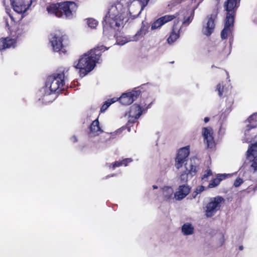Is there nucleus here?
Instances as JSON below:
<instances>
[{
	"label": "nucleus",
	"instance_id": "nucleus-1",
	"mask_svg": "<svg viewBox=\"0 0 257 257\" xmlns=\"http://www.w3.org/2000/svg\"><path fill=\"white\" fill-rule=\"evenodd\" d=\"M105 50L103 46H98L84 54L77 62L74 63L73 66L80 69V75L81 77L84 76L94 69L95 64L99 62L101 51Z\"/></svg>",
	"mask_w": 257,
	"mask_h": 257
},
{
	"label": "nucleus",
	"instance_id": "nucleus-2",
	"mask_svg": "<svg viewBox=\"0 0 257 257\" xmlns=\"http://www.w3.org/2000/svg\"><path fill=\"white\" fill-rule=\"evenodd\" d=\"M65 70L60 71L48 77L45 87L42 90L45 92V95L42 99L46 103L52 101L54 98L50 99V95L61 88L64 83Z\"/></svg>",
	"mask_w": 257,
	"mask_h": 257
},
{
	"label": "nucleus",
	"instance_id": "nucleus-3",
	"mask_svg": "<svg viewBox=\"0 0 257 257\" xmlns=\"http://www.w3.org/2000/svg\"><path fill=\"white\" fill-rule=\"evenodd\" d=\"M77 9L76 3L72 2H64L53 4L47 8V11L50 14H54L58 18L71 19L75 15Z\"/></svg>",
	"mask_w": 257,
	"mask_h": 257
},
{
	"label": "nucleus",
	"instance_id": "nucleus-4",
	"mask_svg": "<svg viewBox=\"0 0 257 257\" xmlns=\"http://www.w3.org/2000/svg\"><path fill=\"white\" fill-rule=\"evenodd\" d=\"M224 11L226 12L224 20V26L221 32L222 39H225L231 34L233 30L234 17L238 7L237 0H227L223 5Z\"/></svg>",
	"mask_w": 257,
	"mask_h": 257
},
{
	"label": "nucleus",
	"instance_id": "nucleus-5",
	"mask_svg": "<svg viewBox=\"0 0 257 257\" xmlns=\"http://www.w3.org/2000/svg\"><path fill=\"white\" fill-rule=\"evenodd\" d=\"M225 202L224 198L220 196L212 197L204 207L205 214L207 217L214 216Z\"/></svg>",
	"mask_w": 257,
	"mask_h": 257
},
{
	"label": "nucleus",
	"instance_id": "nucleus-6",
	"mask_svg": "<svg viewBox=\"0 0 257 257\" xmlns=\"http://www.w3.org/2000/svg\"><path fill=\"white\" fill-rule=\"evenodd\" d=\"M200 3L199 2L197 5L193 6L190 9H184L174 14L175 19L177 20V22H175L176 24L179 21H183V25L188 26L192 22L194 15V11L197 9Z\"/></svg>",
	"mask_w": 257,
	"mask_h": 257
},
{
	"label": "nucleus",
	"instance_id": "nucleus-7",
	"mask_svg": "<svg viewBox=\"0 0 257 257\" xmlns=\"http://www.w3.org/2000/svg\"><path fill=\"white\" fill-rule=\"evenodd\" d=\"M195 159L193 158L185 163V171L181 174L180 177L182 182H186L188 181L189 176L192 177L196 175L198 170V167L195 163Z\"/></svg>",
	"mask_w": 257,
	"mask_h": 257
},
{
	"label": "nucleus",
	"instance_id": "nucleus-8",
	"mask_svg": "<svg viewBox=\"0 0 257 257\" xmlns=\"http://www.w3.org/2000/svg\"><path fill=\"white\" fill-rule=\"evenodd\" d=\"M64 36H62L60 34L56 33L52 34L50 35L49 38L50 43L53 51L59 52L60 53H65L66 52V50L64 48V46L62 43L64 39Z\"/></svg>",
	"mask_w": 257,
	"mask_h": 257
},
{
	"label": "nucleus",
	"instance_id": "nucleus-9",
	"mask_svg": "<svg viewBox=\"0 0 257 257\" xmlns=\"http://www.w3.org/2000/svg\"><path fill=\"white\" fill-rule=\"evenodd\" d=\"M218 8L215 9L210 15L207 17V22L206 25L204 26L202 29V33L204 35L209 36L213 32L215 28V21L217 18Z\"/></svg>",
	"mask_w": 257,
	"mask_h": 257
},
{
	"label": "nucleus",
	"instance_id": "nucleus-10",
	"mask_svg": "<svg viewBox=\"0 0 257 257\" xmlns=\"http://www.w3.org/2000/svg\"><path fill=\"white\" fill-rule=\"evenodd\" d=\"M254 139L255 143L251 145L246 152V159L252 161L251 167L254 171H257V157L254 156L257 154V137Z\"/></svg>",
	"mask_w": 257,
	"mask_h": 257
},
{
	"label": "nucleus",
	"instance_id": "nucleus-11",
	"mask_svg": "<svg viewBox=\"0 0 257 257\" xmlns=\"http://www.w3.org/2000/svg\"><path fill=\"white\" fill-rule=\"evenodd\" d=\"M149 27L150 25L148 23L143 22L140 30L138 31L135 35L127 38H125L124 42L122 43H118V44L119 45H123L127 42L137 41L140 40L147 34Z\"/></svg>",
	"mask_w": 257,
	"mask_h": 257
},
{
	"label": "nucleus",
	"instance_id": "nucleus-12",
	"mask_svg": "<svg viewBox=\"0 0 257 257\" xmlns=\"http://www.w3.org/2000/svg\"><path fill=\"white\" fill-rule=\"evenodd\" d=\"M140 94V90L132 91L122 94L119 100L120 102L123 105H130L137 99Z\"/></svg>",
	"mask_w": 257,
	"mask_h": 257
},
{
	"label": "nucleus",
	"instance_id": "nucleus-13",
	"mask_svg": "<svg viewBox=\"0 0 257 257\" xmlns=\"http://www.w3.org/2000/svg\"><path fill=\"white\" fill-rule=\"evenodd\" d=\"M32 0H14L12 3L14 10L18 14L25 12L32 4Z\"/></svg>",
	"mask_w": 257,
	"mask_h": 257
},
{
	"label": "nucleus",
	"instance_id": "nucleus-14",
	"mask_svg": "<svg viewBox=\"0 0 257 257\" xmlns=\"http://www.w3.org/2000/svg\"><path fill=\"white\" fill-rule=\"evenodd\" d=\"M189 155V148L186 147L180 149L175 160V167L177 169H180L183 164L187 161V158Z\"/></svg>",
	"mask_w": 257,
	"mask_h": 257
},
{
	"label": "nucleus",
	"instance_id": "nucleus-15",
	"mask_svg": "<svg viewBox=\"0 0 257 257\" xmlns=\"http://www.w3.org/2000/svg\"><path fill=\"white\" fill-rule=\"evenodd\" d=\"M213 130L211 127H203L202 129V136L204 138V142L207 145L208 148H213L215 146V143L213 137Z\"/></svg>",
	"mask_w": 257,
	"mask_h": 257
},
{
	"label": "nucleus",
	"instance_id": "nucleus-16",
	"mask_svg": "<svg viewBox=\"0 0 257 257\" xmlns=\"http://www.w3.org/2000/svg\"><path fill=\"white\" fill-rule=\"evenodd\" d=\"M142 111L140 105L134 104L131 107L130 110L128 112L130 117L128 123H133L135 120L138 119L142 115Z\"/></svg>",
	"mask_w": 257,
	"mask_h": 257
},
{
	"label": "nucleus",
	"instance_id": "nucleus-17",
	"mask_svg": "<svg viewBox=\"0 0 257 257\" xmlns=\"http://www.w3.org/2000/svg\"><path fill=\"white\" fill-rule=\"evenodd\" d=\"M190 190L189 186L186 184L180 185L178 191L174 194V197L178 200H182L189 193Z\"/></svg>",
	"mask_w": 257,
	"mask_h": 257
},
{
	"label": "nucleus",
	"instance_id": "nucleus-18",
	"mask_svg": "<svg viewBox=\"0 0 257 257\" xmlns=\"http://www.w3.org/2000/svg\"><path fill=\"white\" fill-rule=\"evenodd\" d=\"M16 38H10L7 37L0 41V48L6 49L14 48L16 44Z\"/></svg>",
	"mask_w": 257,
	"mask_h": 257
},
{
	"label": "nucleus",
	"instance_id": "nucleus-19",
	"mask_svg": "<svg viewBox=\"0 0 257 257\" xmlns=\"http://www.w3.org/2000/svg\"><path fill=\"white\" fill-rule=\"evenodd\" d=\"M127 2H129V3H123V7H124V6H126L127 11L128 12V14L130 16V17H132V19H134L138 16H135V14H138L139 11H137V9L135 7H133V4L135 3V2H137L136 0H133L130 1L129 0H127Z\"/></svg>",
	"mask_w": 257,
	"mask_h": 257
},
{
	"label": "nucleus",
	"instance_id": "nucleus-20",
	"mask_svg": "<svg viewBox=\"0 0 257 257\" xmlns=\"http://www.w3.org/2000/svg\"><path fill=\"white\" fill-rule=\"evenodd\" d=\"M247 121L249 123V125H247L246 126V128L244 132V135L246 137L247 135L248 131L251 128H254L256 126V125L254 124V123L257 122V113H254L251 115H250L248 117Z\"/></svg>",
	"mask_w": 257,
	"mask_h": 257
},
{
	"label": "nucleus",
	"instance_id": "nucleus-21",
	"mask_svg": "<svg viewBox=\"0 0 257 257\" xmlns=\"http://www.w3.org/2000/svg\"><path fill=\"white\" fill-rule=\"evenodd\" d=\"M176 23L174 22V25L173 27L172 31L171 33L170 36L167 39V42L169 44H171L173 43L179 37V32L181 28L178 30L176 28Z\"/></svg>",
	"mask_w": 257,
	"mask_h": 257
},
{
	"label": "nucleus",
	"instance_id": "nucleus-22",
	"mask_svg": "<svg viewBox=\"0 0 257 257\" xmlns=\"http://www.w3.org/2000/svg\"><path fill=\"white\" fill-rule=\"evenodd\" d=\"M149 0H139V1L135 2L133 4V7L137 9V11L139 12L138 14H135V16H139L144 8L147 5Z\"/></svg>",
	"mask_w": 257,
	"mask_h": 257
},
{
	"label": "nucleus",
	"instance_id": "nucleus-23",
	"mask_svg": "<svg viewBox=\"0 0 257 257\" xmlns=\"http://www.w3.org/2000/svg\"><path fill=\"white\" fill-rule=\"evenodd\" d=\"M163 195L165 199L173 198L174 190L171 187L166 186L162 188Z\"/></svg>",
	"mask_w": 257,
	"mask_h": 257
},
{
	"label": "nucleus",
	"instance_id": "nucleus-24",
	"mask_svg": "<svg viewBox=\"0 0 257 257\" xmlns=\"http://www.w3.org/2000/svg\"><path fill=\"white\" fill-rule=\"evenodd\" d=\"M90 131L92 133L97 135L102 132L99 125V121L97 119L94 120L90 125Z\"/></svg>",
	"mask_w": 257,
	"mask_h": 257
},
{
	"label": "nucleus",
	"instance_id": "nucleus-25",
	"mask_svg": "<svg viewBox=\"0 0 257 257\" xmlns=\"http://www.w3.org/2000/svg\"><path fill=\"white\" fill-rule=\"evenodd\" d=\"M225 175L224 174L218 175L217 177L211 181L209 184L208 187L209 188H213L218 186L220 181L225 178Z\"/></svg>",
	"mask_w": 257,
	"mask_h": 257
},
{
	"label": "nucleus",
	"instance_id": "nucleus-26",
	"mask_svg": "<svg viewBox=\"0 0 257 257\" xmlns=\"http://www.w3.org/2000/svg\"><path fill=\"white\" fill-rule=\"evenodd\" d=\"M117 100H118V98H117L114 97V98H112L110 99H108L106 101H105V102L102 105V106H101V107L100 108V112H104L105 110L107 109V108L111 104H112L113 103L116 102Z\"/></svg>",
	"mask_w": 257,
	"mask_h": 257
},
{
	"label": "nucleus",
	"instance_id": "nucleus-27",
	"mask_svg": "<svg viewBox=\"0 0 257 257\" xmlns=\"http://www.w3.org/2000/svg\"><path fill=\"white\" fill-rule=\"evenodd\" d=\"M132 162V160L131 158H127L121 161H116L112 165V168L114 169L115 168L119 167L122 165L127 166V163Z\"/></svg>",
	"mask_w": 257,
	"mask_h": 257
},
{
	"label": "nucleus",
	"instance_id": "nucleus-28",
	"mask_svg": "<svg viewBox=\"0 0 257 257\" xmlns=\"http://www.w3.org/2000/svg\"><path fill=\"white\" fill-rule=\"evenodd\" d=\"M185 1H187L189 4L192 5L193 3H196V0H173L171 2L170 4L168 5V7H171V9L173 6H175L176 5H178Z\"/></svg>",
	"mask_w": 257,
	"mask_h": 257
},
{
	"label": "nucleus",
	"instance_id": "nucleus-29",
	"mask_svg": "<svg viewBox=\"0 0 257 257\" xmlns=\"http://www.w3.org/2000/svg\"><path fill=\"white\" fill-rule=\"evenodd\" d=\"M194 228L193 226H182V231L185 235H190L193 233Z\"/></svg>",
	"mask_w": 257,
	"mask_h": 257
},
{
	"label": "nucleus",
	"instance_id": "nucleus-30",
	"mask_svg": "<svg viewBox=\"0 0 257 257\" xmlns=\"http://www.w3.org/2000/svg\"><path fill=\"white\" fill-rule=\"evenodd\" d=\"M86 23L89 27L91 29H94L98 25V22L95 19L89 18L86 20Z\"/></svg>",
	"mask_w": 257,
	"mask_h": 257
},
{
	"label": "nucleus",
	"instance_id": "nucleus-31",
	"mask_svg": "<svg viewBox=\"0 0 257 257\" xmlns=\"http://www.w3.org/2000/svg\"><path fill=\"white\" fill-rule=\"evenodd\" d=\"M163 25H164V23H163L162 19H161V18H160L159 19H157L156 21H155L152 24V26H151V29L155 30V29L159 28Z\"/></svg>",
	"mask_w": 257,
	"mask_h": 257
},
{
	"label": "nucleus",
	"instance_id": "nucleus-32",
	"mask_svg": "<svg viewBox=\"0 0 257 257\" xmlns=\"http://www.w3.org/2000/svg\"><path fill=\"white\" fill-rule=\"evenodd\" d=\"M164 24L168 23L172 20L175 19V17L174 15H165L163 17H161Z\"/></svg>",
	"mask_w": 257,
	"mask_h": 257
},
{
	"label": "nucleus",
	"instance_id": "nucleus-33",
	"mask_svg": "<svg viewBox=\"0 0 257 257\" xmlns=\"http://www.w3.org/2000/svg\"><path fill=\"white\" fill-rule=\"evenodd\" d=\"M216 89L218 92V95L221 96L223 94V86L220 83L218 84L217 85Z\"/></svg>",
	"mask_w": 257,
	"mask_h": 257
},
{
	"label": "nucleus",
	"instance_id": "nucleus-34",
	"mask_svg": "<svg viewBox=\"0 0 257 257\" xmlns=\"http://www.w3.org/2000/svg\"><path fill=\"white\" fill-rule=\"evenodd\" d=\"M211 174H212V172H211V170L207 169L205 173L203 175V177H202V179L206 180L207 179L208 177L209 176L211 175Z\"/></svg>",
	"mask_w": 257,
	"mask_h": 257
},
{
	"label": "nucleus",
	"instance_id": "nucleus-35",
	"mask_svg": "<svg viewBox=\"0 0 257 257\" xmlns=\"http://www.w3.org/2000/svg\"><path fill=\"white\" fill-rule=\"evenodd\" d=\"M243 183V180L239 178H237L234 182V186L236 187H238Z\"/></svg>",
	"mask_w": 257,
	"mask_h": 257
},
{
	"label": "nucleus",
	"instance_id": "nucleus-36",
	"mask_svg": "<svg viewBox=\"0 0 257 257\" xmlns=\"http://www.w3.org/2000/svg\"><path fill=\"white\" fill-rule=\"evenodd\" d=\"M257 189V187H249L248 188H247V192L248 193L250 192L251 190H253L254 192L255 191V190Z\"/></svg>",
	"mask_w": 257,
	"mask_h": 257
},
{
	"label": "nucleus",
	"instance_id": "nucleus-37",
	"mask_svg": "<svg viewBox=\"0 0 257 257\" xmlns=\"http://www.w3.org/2000/svg\"><path fill=\"white\" fill-rule=\"evenodd\" d=\"M203 189L204 187L203 186H201L199 190L197 189V191H198L197 193L201 192L203 190Z\"/></svg>",
	"mask_w": 257,
	"mask_h": 257
},
{
	"label": "nucleus",
	"instance_id": "nucleus-38",
	"mask_svg": "<svg viewBox=\"0 0 257 257\" xmlns=\"http://www.w3.org/2000/svg\"><path fill=\"white\" fill-rule=\"evenodd\" d=\"M209 120V118L208 117H206L204 118V121L205 123H207Z\"/></svg>",
	"mask_w": 257,
	"mask_h": 257
},
{
	"label": "nucleus",
	"instance_id": "nucleus-39",
	"mask_svg": "<svg viewBox=\"0 0 257 257\" xmlns=\"http://www.w3.org/2000/svg\"><path fill=\"white\" fill-rule=\"evenodd\" d=\"M7 13L9 14V15L10 17L11 18V19H12V20L14 21V19L13 16L11 14H10L9 12H7Z\"/></svg>",
	"mask_w": 257,
	"mask_h": 257
},
{
	"label": "nucleus",
	"instance_id": "nucleus-40",
	"mask_svg": "<svg viewBox=\"0 0 257 257\" xmlns=\"http://www.w3.org/2000/svg\"><path fill=\"white\" fill-rule=\"evenodd\" d=\"M244 142H250V139L249 138H246L244 139Z\"/></svg>",
	"mask_w": 257,
	"mask_h": 257
},
{
	"label": "nucleus",
	"instance_id": "nucleus-41",
	"mask_svg": "<svg viewBox=\"0 0 257 257\" xmlns=\"http://www.w3.org/2000/svg\"><path fill=\"white\" fill-rule=\"evenodd\" d=\"M153 188L154 189H157V188H158V186H156V185H153Z\"/></svg>",
	"mask_w": 257,
	"mask_h": 257
},
{
	"label": "nucleus",
	"instance_id": "nucleus-42",
	"mask_svg": "<svg viewBox=\"0 0 257 257\" xmlns=\"http://www.w3.org/2000/svg\"><path fill=\"white\" fill-rule=\"evenodd\" d=\"M72 139H74V142H76L77 141V139H76L75 137H73L72 138Z\"/></svg>",
	"mask_w": 257,
	"mask_h": 257
},
{
	"label": "nucleus",
	"instance_id": "nucleus-43",
	"mask_svg": "<svg viewBox=\"0 0 257 257\" xmlns=\"http://www.w3.org/2000/svg\"><path fill=\"white\" fill-rule=\"evenodd\" d=\"M239 249L240 250H242V249H243V246H242V245H241V246H240L239 247Z\"/></svg>",
	"mask_w": 257,
	"mask_h": 257
},
{
	"label": "nucleus",
	"instance_id": "nucleus-44",
	"mask_svg": "<svg viewBox=\"0 0 257 257\" xmlns=\"http://www.w3.org/2000/svg\"><path fill=\"white\" fill-rule=\"evenodd\" d=\"M128 132H130V131H131V129H130V127H128Z\"/></svg>",
	"mask_w": 257,
	"mask_h": 257
},
{
	"label": "nucleus",
	"instance_id": "nucleus-45",
	"mask_svg": "<svg viewBox=\"0 0 257 257\" xmlns=\"http://www.w3.org/2000/svg\"><path fill=\"white\" fill-rule=\"evenodd\" d=\"M19 35H20V33H19L18 34V36H17V38H18V37H19Z\"/></svg>",
	"mask_w": 257,
	"mask_h": 257
},
{
	"label": "nucleus",
	"instance_id": "nucleus-46",
	"mask_svg": "<svg viewBox=\"0 0 257 257\" xmlns=\"http://www.w3.org/2000/svg\"><path fill=\"white\" fill-rule=\"evenodd\" d=\"M184 225H190V224H184Z\"/></svg>",
	"mask_w": 257,
	"mask_h": 257
}]
</instances>
